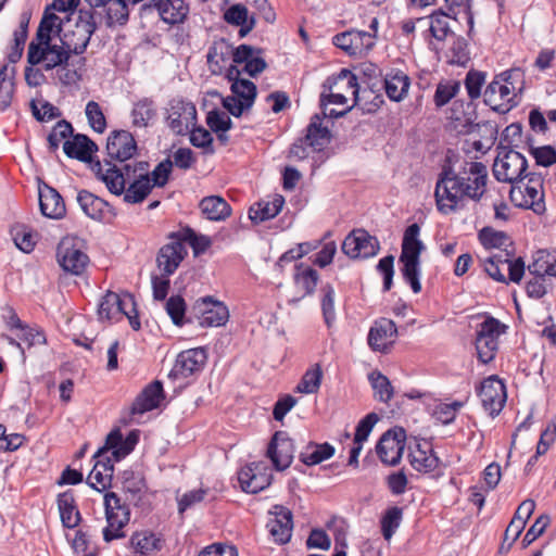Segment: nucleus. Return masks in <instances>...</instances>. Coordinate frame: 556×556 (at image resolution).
I'll use <instances>...</instances> for the list:
<instances>
[{
	"instance_id": "1",
	"label": "nucleus",
	"mask_w": 556,
	"mask_h": 556,
	"mask_svg": "<svg viewBox=\"0 0 556 556\" xmlns=\"http://www.w3.org/2000/svg\"><path fill=\"white\" fill-rule=\"evenodd\" d=\"M488 168L481 162L467 161L458 169L444 167L435 185L438 210L450 214L466 206L467 201H480L486 191Z\"/></svg>"
},
{
	"instance_id": "2",
	"label": "nucleus",
	"mask_w": 556,
	"mask_h": 556,
	"mask_svg": "<svg viewBox=\"0 0 556 556\" xmlns=\"http://www.w3.org/2000/svg\"><path fill=\"white\" fill-rule=\"evenodd\" d=\"M106 168L100 161L92 164V172L103 181L109 191L115 195H124L129 204L143 202L151 193L153 185L150 179V164L144 161L126 163L122 167L105 162Z\"/></svg>"
},
{
	"instance_id": "3",
	"label": "nucleus",
	"mask_w": 556,
	"mask_h": 556,
	"mask_svg": "<svg viewBox=\"0 0 556 556\" xmlns=\"http://www.w3.org/2000/svg\"><path fill=\"white\" fill-rule=\"evenodd\" d=\"M523 75L519 68L504 71L494 76L486 86L484 103L497 113H507L518 105L517 93L521 91Z\"/></svg>"
},
{
	"instance_id": "4",
	"label": "nucleus",
	"mask_w": 556,
	"mask_h": 556,
	"mask_svg": "<svg viewBox=\"0 0 556 556\" xmlns=\"http://www.w3.org/2000/svg\"><path fill=\"white\" fill-rule=\"evenodd\" d=\"M543 176L540 173H527L521 179L511 185L509 198L521 208L532 210L535 214L545 212Z\"/></svg>"
},
{
	"instance_id": "5",
	"label": "nucleus",
	"mask_w": 556,
	"mask_h": 556,
	"mask_svg": "<svg viewBox=\"0 0 556 556\" xmlns=\"http://www.w3.org/2000/svg\"><path fill=\"white\" fill-rule=\"evenodd\" d=\"M98 22L90 11H79L75 23L68 22L61 29L60 41L71 54H81L86 51Z\"/></svg>"
},
{
	"instance_id": "6",
	"label": "nucleus",
	"mask_w": 556,
	"mask_h": 556,
	"mask_svg": "<svg viewBox=\"0 0 556 556\" xmlns=\"http://www.w3.org/2000/svg\"><path fill=\"white\" fill-rule=\"evenodd\" d=\"M514 251L495 252L483 260L484 271L497 282L518 283L525 274V262L521 257L514 258Z\"/></svg>"
},
{
	"instance_id": "7",
	"label": "nucleus",
	"mask_w": 556,
	"mask_h": 556,
	"mask_svg": "<svg viewBox=\"0 0 556 556\" xmlns=\"http://www.w3.org/2000/svg\"><path fill=\"white\" fill-rule=\"evenodd\" d=\"M506 330V326L493 317L482 321L476 333V350L478 359L482 364L492 362L498 350V338Z\"/></svg>"
},
{
	"instance_id": "8",
	"label": "nucleus",
	"mask_w": 556,
	"mask_h": 556,
	"mask_svg": "<svg viewBox=\"0 0 556 556\" xmlns=\"http://www.w3.org/2000/svg\"><path fill=\"white\" fill-rule=\"evenodd\" d=\"M105 516L108 526L103 529V539L111 542L124 538L123 528L129 522L130 511L127 505L114 493L109 492L104 496Z\"/></svg>"
},
{
	"instance_id": "9",
	"label": "nucleus",
	"mask_w": 556,
	"mask_h": 556,
	"mask_svg": "<svg viewBox=\"0 0 556 556\" xmlns=\"http://www.w3.org/2000/svg\"><path fill=\"white\" fill-rule=\"evenodd\" d=\"M528 169L526 157L515 150H503L493 164L494 177L502 182L514 185L521 179Z\"/></svg>"
},
{
	"instance_id": "10",
	"label": "nucleus",
	"mask_w": 556,
	"mask_h": 556,
	"mask_svg": "<svg viewBox=\"0 0 556 556\" xmlns=\"http://www.w3.org/2000/svg\"><path fill=\"white\" fill-rule=\"evenodd\" d=\"M64 48L62 43L59 46L49 42L39 46L31 41L28 46L27 62L31 66L41 64L46 71L54 70L70 60L71 53Z\"/></svg>"
},
{
	"instance_id": "11",
	"label": "nucleus",
	"mask_w": 556,
	"mask_h": 556,
	"mask_svg": "<svg viewBox=\"0 0 556 556\" xmlns=\"http://www.w3.org/2000/svg\"><path fill=\"white\" fill-rule=\"evenodd\" d=\"M399 263L403 277L417 293V223L409 225L404 233Z\"/></svg>"
},
{
	"instance_id": "12",
	"label": "nucleus",
	"mask_w": 556,
	"mask_h": 556,
	"mask_svg": "<svg viewBox=\"0 0 556 556\" xmlns=\"http://www.w3.org/2000/svg\"><path fill=\"white\" fill-rule=\"evenodd\" d=\"M187 254L186 238H181V235L173 232L168 236V242L157 253V267L165 276H170L176 271Z\"/></svg>"
},
{
	"instance_id": "13",
	"label": "nucleus",
	"mask_w": 556,
	"mask_h": 556,
	"mask_svg": "<svg viewBox=\"0 0 556 556\" xmlns=\"http://www.w3.org/2000/svg\"><path fill=\"white\" fill-rule=\"evenodd\" d=\"M167 125L176 135H186L197 122V109L190 101L173 99L167 110Z\"/></svg>"
},
{
	"instance_id": "14",
	"label": "nucleus",
	"mask_w": 556,
	"mask_h": 556,
	"mask_svg": "<svg viewBox=\"0 0 556 556\" xmlns=\"http://www.w3.org/2000/svg\"><path fill=\"white\" fill-rule=\"evenodd\" d=\"M448 18V15L442 11L419 16V28L422 29V36L434 51L442 49V42L451 31Z\"/></svg>"
},
{
	"instance_id": "15",
	"label": "nucleus",
	"mask_w": 556,
	"mask_h": 556,
	"mask_svg": "<svg viewBox=\"0 0 556 556\" xmlns=\"http://www.w3.org/2000/svg\"><path fill=\"white\" fill-rule=\"evenodd\" d=\"M232 96L223 99V106L235 117H239L245 110L252 108L256 98V86L244 79L231 84Z\"/></svg>"
},
{
	"instance_id": "16",
	"label": "nucleus",
	"mask_w": 556,
	"mask_h": 556,
	"mask_svg": "<svg viewBox=\"0 0 556 556\" xmlns=\"http://www.w3.org/2000/svg\"><path fill=\"white\" fill-rule=\"evenodd\" d=\"M406 433L403 428L390 429L382 434L377 443L376 452L383 464L394 466L402 457Z\"/></svg>"
},
{
	"instance_id": "17",
	"label": "nucleus",
	"mask_w": 556,
	"mask_h": 556,
	"mask_svg": "<svg viewBox=\"0 0 556 556\" xmlns=\"http://www.w3.org/2000/svg\"><path fill=\"white\" fill-rule=\"evenodd\" d=\"M342 252L351 258H367L377 254L379 242L364 229H356L343 240Z\"/></svg>"
},
{
	"instance_id": "18",
	"label": "nucleus",
	"mask_w": 556,
	"mask_h": 556,
	"mask_svg": "<svg viewBox=\"0 0 556 556\" xmlns=\"http://www.w3.org/2000/svg\"><path fill=\"white\" fill-rule=\"evenodd\" d=\"M238 480L244 492L258 493L270 485L273 473L265 463L254 462L239 471Z\"/></svg>"
},
{
	"instance_id": "19",
	"label": "nucleus",
	"mask_w": 556,
	"mask_h": 556,
	"mask_svg": "<svg viewBox=\"0 0 556 556\" xmlns=\"http://www.w3.org/2000/svg\"><path fill=\"white\" fill-rule=\"evenodd\" d=\"M137 150V142L128 130H113L108 137L106 152L110 163L112 160L124 163L134 157ZM105 162H109V160H105L104 164H102L103 168H106Z\"/></svg>"
},
{
	"instance_id": "20",
	"label": "nucleus",
	"mask_w": 556,
	"mask_h": 556,
	"mask_svg": "<svg viewBox=\"0 0 556 556\" xmlns=\"http://www.w3.org/2000/svg\"><path fill=\"white\" fill-rule=\"evenodd\" d=\"M139 441V431L132 430L124 439L118 428L113 429L105 439V444L100 447L96 457H102L108 452H112L115 462H119L130 454Z\"/></svg>"
},
{
	"instance_id": "21",
	"label": "nucleus",
	"mask_w": 556,
	"mask_h": 556,
	"mask_svg": "<svg viewBox=\"0 0 556 556\" xmlns=\"http://www.w3.org/2000/svg\"><path fill=\"white\" fill-rule=\"evenodd\" d=\"M479 396L491 416L500 414L507 399L504 382L497 376L488 377L481 383Z\"/></svg>"
},
{
	"instance_id": "22",
	"label": "nucleus",
	"mask_w": 556,
	"mask_h": 556,
	"mask_svg": "<svg viewBox=\"0 0 556 556\" xmlns=\"http://www.w3.org/2000/svg\"><path fill=\"white\" fill-rule=\"evenodd\" d=\"M294 444L293 440L285 431H277L273 435L266 456L271 460L276 470L287 469L293 459Z\"/></svg>"
},
{
	"instance_id": "23",
	"label": "nucleus",
	"mask_w": 556,
	"mask_h": 556,
	"mask_svg": "<svg viewBox=\"0 0 556 556\" xmlns=\"http://www.w3.org/2000/svg\"><path fill=\"white\" fill-rule=\"evenodd\" d=\"M206 359L207 355L203 348L182 351L177 355L174 367L169 372V377L175 379H185L195 375L203 369Z\"/></svg>"
},
{
	"instance_id": "24",
	"label": "nucleus",
	"mask_w": 556,
	"mask_h": 556,
	"mask_svg": "<svg viewBox=\"0 0 556 556\" xmlns=\"http://www.w3.org/2000/svg\"><path fill=\"white\" fill-rule=\"evenodd\" d=\"M375 35L361 30H348L333 37V45L351 56L363 55L375 46Z\"/></svg>"
},
{
	"instance_id": "25",
	"label": "nucleus",
	"mask_w": 556,
	"mask_h": 556,
	"mask_svg": "<svg viewBox=\"0 0 556 556\" xmlns=\"http://www.w3.org/2000/svg\"><path fill=\"white\" fill-rule=\"evenodd\" d=\"M193 309L200 314L199 324L202 327H219L229 318L227 306L219 301H213L211 296L197 301Z\"/></svg>"
},
{
	"instance_id": "26",
	"label": "nucleus",
	"mask_w": 556,
	"mask_h": 556,
	"mask_svg": "<svg viewBox=\"0 0 556 556\" xmlns=\"http://www.w3.org/2000/svg\"><path fill=\"white\" fill-rule=\"evenodd\" d=\"M98 23L106 27L123 26L128 22L129 9L125 0H108L96 11H90Z\"/></svg>"
},
{
	"instance_id": "27",
	"label": "nucleus",
	"mask_w": 556,
	"mask_h": 556,
	"mask_svg": "<svg viewBox=\"0 0 556 556\" xmlns=\"http://www.w3.org/2000/svg\"><path fill=\"white\" fill-rule=\"evenodd\" d=\"M56 256L60 266L73 275H80L89 262L88 255L68 241L59 244Z\"/></svg>"
},
{
	"instance_id": "28",
	"label": "nucleus",
	"mask_w": 556,
	"mask_h": 556,
	"mask_svg": "<svg viewBox=\"0 0 556 556\" xmlns=\"http://www.w3.org/2000/svg\"><path fill=\"white\" fill-rule=\"evenodd\" d=\"M271 513L274 518L267 523L269 533L275 542L286 544L290 541L292 534V513L282 505H275Z\"/></svg>"
},
{
	"instance_id": "29",
	"label": "nucleus",
	"mask_w": 556,
	"mask_h": 556,
	"mask_svg": "<svg viewBox=\"0 0 556 556\" xmlns=\"http://www.w3.org/2000/svg\"><path fill=\"white\" fill-rule=\"evenodd\" d=\"M164 397L162 382L154 380L137 395L130 407V415H142L157 408Z\"/></svg>"
},
{
	"instance_id": "30",
	"label": "nucleus",
	"mask_w": 556,
	"mask_h": 556,
	"mask_svg": "<svg viewBox=\"0 0 556 556\" xmlns=\"http://www.w3.org/2000/svg\"><path fill=\"white\" fill-rule=\"evenodd\" d=\"M396 332V326L391 319L381 318L370 328L368 344L374 351L384 353L393 344Z\"/></svg>"
},
{
	"instance_id": "31",
	"label": "nucleus",
	"mask_w": 556,
	"mask_h": 556,
	"mask_svg": "<svg viewBox=\"0 0 556 556\" xmlns=\"http://www.w3.org/2000/svg\"><path fill=\"white\" fill-rule=\"evenodd\" d=\"M126 307L135 311V301L130 294L122 298L113 291H108L99 303L98 315L101 319L111 320L122 316Z\"/></svg>"
},
{
	"instance_id": "32",
	"label": "nucleus",
	"mask_w": 556,
	"mask_h": 556,
	"mask_svg": "<svg viewBox=\"0 0 556 556\" xmlns=\"http://www.w3.org/2000/svg\"><path fill=\"white\" fill-rule=\"evenodd\" d=\"M39 206L42 215L51 219H60L66 213L63 198L47 184L39 186Z\"/></svg>"
},
{
	"instance_id": "33",
	"label": "nucleus",
	"mask_w": 556,
	"mask_h": 556,
	"mask_svg": "<svg viewBox=\"0 0 556 556\" xmlns=\"http://www.w3.org/2000/svg\"><path fill=\"white\" fill-rule=\"evenodd\" d=\"M63 151L71 159L92 165V155L98 151V146L88 136L77 134L63 142Z\"/></svg>"
},
{
	"instance_id": "34",
	"label": "nucleus",
	"mask_w": 556,
	"mask_h": 556,
	"mask_svg": "<svg viewBox=\"0 0 556 556\" xmlns=\"http://www.w3.org/2000/svg\"><path fill=\"white\" fill-rule=\"evenodd\" d=\"M96 464L88 476V484L94 490L101 492L111 486V481L114 473L113 459L106 454L102 457H96Z\"/></svg>"
},
{
	"instance_id": "35",
	"label": "nucleus",
	"mask_w": 556,
	"mask_h": 556,
	"mask_svg": "<svg viewBox=\"0 0 556 556\" xmlns=\"http://www.w3.org/2000/svg\"><path fill=\"white\" fill-rule=\"evenodd\" d=\"M305 143L314 151H323L331 140V132L328 127L323 126V117L315 114L306 127V134L303 137Z\"/></svg>"
},
{
	"instance_id": "36",
	"label": "nucleus",
	"mask_w": 556,
	"mask_h": 556,
	"mask_svg": "<svg viewBox=\"0 0 556 556\" xmlns=\"http://www.w3.org/2000/svg\"><path fill=\"white\" fill-rule=\"evenodd\" d=\"M427 400H430L428 396L419 393V402H421L430 416L437 421L448 425L451 424L455 417L457 412L463 407L464 403L460 401H455L453 403H442L433 400L432 403H428Z\"/></svg>"
},
{
	"instance_id": "37",
	"label": "nucleus",
	"mask_w": 556,
	"mask_h": 556,
	"mask_svg": "<svg viewBox=\"0 0 556 556\" xmlns=\"http://www.w3.org/2000/svg\"><path fill=\"white\" fill-rule=\"evenodd\" d=\"M56 503L63 527L68 529L76 528L81 520V516L75 501L74 492L68 490L60 493Z\"/></svg>"
},
{
	"instance_id": "38",
	"label": "nucleus",
	"mask_w": 556,
	"mask_h": 556,
	"mask_svg": "<svg viewBox=\"0 0 556 556\" xmlns=\"http://www.w3.org/2000/svg\"><path fill=\"white\" fill-rule=\"evenodd\" d=\"M161 18L167 24H177L184 22L189 12L185 0H155Z\"/></svg>"
},
{
	"instance_id": "39",
	"label": "nucleus",
	"mask_w": 556,
	"mask_h": 556,
	"mask_svg": "<svg viewBox=\"0 0 556 556\" xmlns=\"http://www.w3.org/2000/svg\"><path fill=\"white\" fill-rule=\"evenodd\" d=\"M199 207L202 214L210 220H225L231 214L230 205L219 195L203 198L200 201Z\"/></svg>"
},
{
	"instance_id": "40",
	"label": "nucleus",
	"mask_w": 556,
	"mask_h": 556,
	"mask_svg": "<svg viewBox=\"0 0 556 556\" xmlns=\"http://www.w3.org/2000/svg\"><path fill=\"white\" fill-rule=\"evenodd\" d=\"M285 204V199L276 194L271 201H261L249 210V217L252 222L258 224L276 217Z\"/></svg>"
},
{
	"instance_id": "41",
	"label": "nucleus",
	"mask_w": 556,
	"mask_h": 556,
	"mask_svg": "<svg viewBox=\"0 0 556 556\" xmlns=\"http://www.w3.org/2000/svg\"><path fill=\"white\" fill-rule=\"evenodd\" d=\"M77 202L83 212L94 220H102L105 216L108 203L87 190H80Z\"/></svg>"
},
{
	"instance_id": "42",
	"label": "nucleus",
	"mask_w": 556,
	"mask_h": 556,
	"mask_svg": "<svg viewBox=\"0 0 556 556\" xmlns=\"http://www.w3.org/2000/svg\"><path fill=\"white\" fill-rule=\"evenodd\" d=\"M478 237L485 249H496L498 250L497 252H515L511 239L504 231L484 227L479 231Z\"/></svg>"
},
{
	"instance_id": "43",
	"label": "nucleus",
	"mask_w": 556,
	"mask_h": 556,
	"mask_svg": "<svg viewBox=\"0 0 556 556\" xmlns=\"http://www.w3.org/2000/svg\"><path fill=\"white\" fill-rule=\"evenodd\" d=\"M530 274L544 277L545 275L556 277V252L539 250L532 263L528 266Z\"/></svg>"
},
{
	"instance_id": "44",
	"label": "nucleus",
	"mask_w": 556,
	"mask_h": 556,
	"mask_svg": "<svg viewBox=\"0 0 556 556\" xmlns=\"http://www.w3.org/2000/svg\"><path fill=\"white\" fill-rule=\"evenodd\" d=\"M334 454V447L329 443L309 442L301 452L300 460L306 466H315L329 459Z\"/></svg>"
},
{
	"instance_id": "45",
	"label": "nucleus",
	"mask_w": 556,
	"mask_h": 556,
	"mask_svg": "<svg viewBox=\"0 0 556 556\" xmlns=\"http://www.w3.org/2000/svg\"><path fill=\"white\" fill-rule=\"evenodd\" d=\"M130 115L135 127H148L156 117L155 102L151 98L138 100L134 103Z\"/></svg>"
},
{
	"instance_id": "46",
	"label": "nucleus",
	"mask_w": 556,
	"mask_h": 556,
	"mask_svg": "<svg viewBox=\"0 0 556 556\" xmlns=\"http://www.w3.org/2000/svg\"><path fill=\"white\" fill-rule=\"evenodd\" d=\"M63 26L64 24L58 15L46 12L37 29L35 45H48L52 40L53 33L61 35Z\"/></svg>"
},
{
	"instance_id": "47",
	"label": "nucleus",
	"mask_w": 556,
	"mask_h": 556,
	"mask_svg": "<svg viewBox=\"0 0 556 556\" xmlns=\"http://www.w3.org/2000/svg\"><path fill=\"white\" fill-rule=\"evenodd\" d=\"M408 87V76L402 72L389 74L384 79L386 93L392 101H401L407 93Z\"/></svg>"
},
{
	"instance_id": "48",
	"label": "nucleus",
	"mask_w": 556,
	"mask_h": 556,
	"mask_svg": "<svg viewBox=\"0 0 556 556\" xmlns=\"http://www.w3.org/2000/svg\"><path fill=\"white\" fill-rule=\"evenodd\" d=\"M130 544L136 553L144 556L161 549V540L154 533L148 531L134 533Z\"/></svg>"
},
{
	"instance_id": "49",
	"label": "nucleus",
	"mask_w": 556,
	"mask_h": 556,
	"mask_svg": "<svg viewBox=\"0 0 556 556\" xmlns=\"http://www.w3.org/2000/svg\"><path fill=\"white\" fill-rule=\"evenodd\" d=\"M323 379V370L319 364L309 367L302 376L295 391L304 394L317 393Z\"/></svg>"
},
{
	"instance_id": "50",
	"label": "nucleus",
	"mask_w": 556,
	"mask_h": 556,
	"mask_svg": "<svg viewBox=\"0 0 556 556\" xmlns=\"http://www.w3.org/2000/svg\"><path fill=\"white\" fill-rule=\"evenodd\" d=\"M368 380L375 391V399L388 403L393 396V387L387 376L378 370H374L368 375Z\"/></svg>"
},
{
	"instance_id": "51",
	"label": "nucleus",
	"mask_w": 556,
	"mask_h": 556,
	"mask_svg": "<svg viewBox=\"0 0 556 556\" xmlns=\"http://www.w3.org/2000/svg\"><path fill=\"white\" fill-rule=\"evenodd\" d=\"M440 460L433 453L432 445L428 441L419 442V473L438 475Z\"/></svg>"
},
{
	"instance_id": "52",
	"label": "nucleus",
	"mask_w": 556,
	"mask_h": 556,
	"mask_svg": "<svg viewBox=\"0 0 556 556\" xmlns=\"http://www.w3.org/2000/svg\"><path fill=\"white\" fill-rule=\"evenodd\" d=\"M403 517V509L397 506L388 508L381 517V532L384 540L389 541L400 527Z\"/></svg>"
},
{
	"instance_id": "53",
	"label": "nucleus",
	"mask_w": 556,
	"mask_h": 556,
	"mask_svg": "<svg viewBox=\"0 0 556 556\" xmlns=\"http://www.w3.org/2000/svg\"><path fill=\"white\" fill-rule=\"evenodd\" d=\"M228 50L229 47L224 40L214 42L213 46L210 47L206 59L213 74H219L222 72L223 63H225L229 54Z\"/></svg>"
},
{
	"instance_id": "54",
	"label": "nucleus",
	"mask_w": 556,
	"mask_h": 556,
	"mask_svg": "<svg viewBox=\"0 0 556 556\" xmlns=\"http://www.w3.org/2000/svg\"><path fill=\"white\" fill-rule=\"evenodd\" d=\"M460 90V81L448 79L441 81L435 89L434 104L442 108L447 104Z\"/></svg>"
},
{
	"instance_id": "55",
	"label": "nucleus",
	"mask_w": 556,
	"mask_h": 556,
	"mask_svg": "<svg viewBox=\"0 0 556 556\" xmlns=\"http://www.w3.org/2000/svg\"><path fill=\"white\" fill-rule=\"evenodd\" d=\"M14 94V81L9 76V66L0 67V111H5L12 102Z\"/></svg>"
},
{
	"instance_id": "56",
	"label": "nucleus",
	"mask_w": 556,
	"mask_h": 556,
	"mask_svg": "<svg viewBox=\"0 0 556 556\" xmlns=\"http://www.w3.org/2000/svg\"><path fill=\"white\" fill-rule=\"evenodd\" d=\"M296 274L294 275L295 283L299 288L305 291V294H312L317 286L318 273L312 267L296 266Z\"/></svg>"
},
{
	"instance_id": "57",
	"label": "nucleus",
	"mask_w": 556,
	"mask_h": 556,
	"mask_svg": "<svg viewBox=\"0 0 556 556\" xmlns=\"http://www.w3.org/2000/svg\"><path fill=\"white\" fill-rule=\"evenodd\" d=\"M336 86H340L343 92H350L354 98V105L359 104V86L357 77L349 70L342 68L336 79Z\"/></svg>"
},
{
	"instance_id": "58",
	"label": "nucleus",
	"mask_w": 556,
	"mask_h": 556,
	"mask_svg": "<svg viewBox=\"0 0 556 556\" xmlns=\"http://www.w3.org/2000/svg\"><path fill=\"white\" fill-rule=\"evenodd\" d=\"M122 485L123 490L135 498L144 491L146 481L140 473L125 470L122 475Z\"/></svg>"
},
{
	"instance_id": "59",
	"label": "nucleus",
	"mask_w": 556,
	"mask_h": 556,
	"mask_svg": "<svg viewBox=\"0 0 556 556\" xmlns=\"http://www.w3.org/2000/svg\"><path fill=\"white\" fill-rule=\"evenodd\" d=\"M73 135V127L67 121H60L52 128L48 136V143L51 151H56L62 141L71 139Z\"/></svg>"
},
{
	"instance_id": "60",
	"label": "nucleus",
	"mask_w": 556,
	"mask_h": 556,
	"mask_svg": "<svg viewBox=\"0 0 556 556\" xmlns=\"http://www.w3.org/2000/svg\"><path fill=\"white\" fill-rule=\"evenodd\" d=\"M486 74L484 72L471 70L467 73L464 84L470 100L480 98Z\"/></svg>"
},
{
	"instance_id": "61",
	"label": "nucleus",
	"mask_w": 556,
	"mask_h": 556,
	"mask_svg": "<svg viewBox=\"0 0 556 556\" xmlns=\"http://www.w3.org/2000/svg\"><path fill=\"white\" fill-rule=\"evenodd\" d=\"M167 314L172 321L176 326H182L185 324L186 314V302L180 295L170 296L165 304Z\"/></svg>"
},
{
	"instance_id": "62",
	"label": "nucleus",
	"mask_w": 556,
	"mask_h": 556,
	"mask_svg": "<svg viewBox=\"0 0 556 556\" xmlns=\"http://www.w3.org/2000/svg\"><path fill=\"white\" fill-rule=\"evenodd\" d=\"M86 116L90 127L102 134L106 128V119L102 112L101 106L96 101H89L86 105Z\"/></svg>"
},
{
	"instance_id": "63",
	"label": "nucleus",
	"mask_w": 556,
	"mask_h": 556,
	"mask_svg": "<svg viewBox=\"0 0 556 556\" xmlns=\"http://www.w3.org/2000/svg\"><path fill=\"white\" fill-rule=\"evenodd\" d=\"M206 124L216 134L226 132L232 126L230 117L218 110H212L207 113Z\"/></svg>"
},
{
	"instance_id": "64",
	"label": "nucleus",
	"mask_w": 556,
	"mask_h": 556,
	"mask_svg": "<svg viewBox=\"0 0 556 556\" xmlns=\"http://www.w3.org/2000/svg\"><path fill=\"white\" fill-rule=\"evenodd\" d=\"M16 248L25 253H29L35 248L34 236L24 226H15L11 230Z\"/></svg>"
}]
</instances>
